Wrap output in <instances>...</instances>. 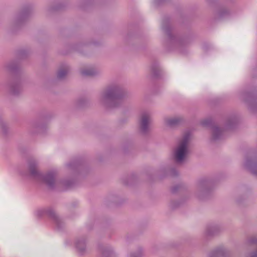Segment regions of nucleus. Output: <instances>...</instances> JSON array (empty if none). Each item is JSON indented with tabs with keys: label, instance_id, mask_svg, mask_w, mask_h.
<instances>
[{
	"label": "nucleus",
	"instance_id": "3",
	"mask_svg": "<svg viewBox=\"0 0 257 257\" xmlns=\"http://www.w3.org/2000/svg\"><path fill=\"white\" fill-rule=\"evenodd\" d=\"M104 97L106 99H113L116 98L117 97V89L112 88L107 90Z\"/></svg>",
	"mask_w": 257,
	"mask_h": 257
},
{
	"label": "nucleus",
	"instance_id": "8",
	"mask_svg": "<svg viewBox=\"0 0 257 257\" xmlns=\"http://www.w3.org/2000/svg\"><path fill=\"white\" fill-rule=\"evenodd\" d=\"M66 73L67 71L65 70H60L58 74V77L61 78L63 76H64L66 74Z\"/></svg>",
	"mask_w": 257,
	"mask_h": 257
},
{
	"label": "nucleus",
	"instance_id": "7",
	"mask_svg": "<svg viewBox=\"0 0 257 257\" xmlns=\"http://www.w3.org/2000/svg\"><path fill=\"white\" fill-rule=\"evenodd\" d=\"M82 74L85 75H93V72L91 70H83L82 71Z\"/></svg>",
	"mask_w": 257,
	"mask_h": 257
},
{
	"label": "nucleus",
	"instance_id": "6",
	"mask_svg": "<svg viewBox=\"0 0 257 257\" xmlns=\"http://www.w3.org/2000/svg\"><path fill=\"white\" fill-rule=\"evenodd\" d=\"M166 121L167 124L172 125L177 123V122H178V119L175 118H169L166 119Z\"/></svg>",
	"mask_w": 257,
	"mask_h": 257
},
{
	"label": "nucleus",
	"instance_id": "4",
	"mask_svg": "<svg viewBox=\"0 0 257 257\" xmlns=\"http://www.w3.org/2000/svg\"><path fill=\"white\" fill-rule=\"evenodd\" d=\"M54 176L52 174H48L44 178V181L49 186H52L54 182Z\"/></svg>",
	"mask_w": 257,
	"mask_h": 257
},
{
	"label": "nucleus",
	"instance_id": "1",
	"mask_svg": "<svg viewBox=\"0 0 257 257\" xmlns=\"http://www.w3.org/2000/svg\"><path fill=\"white\" fill-rule=\"evenodd\" d=\"M189 135H186L180 142L175 152L176 161L181 162L185 158L188 153Z\"/></svg>",
	"mask_w": 257,
	"mask_h": 257
},
{
	"label": "nucleus",
	"instance_id": "2",
	"mask_svg": "<svg viewBox=\"0 0 257 257\" xmlns=\"http://www.w3.org/2000/svg\"><path fill=\"white\" fill-rule=\"evenodd\" d=\"M150 121L149 115L148 113H144L142 116L141 121V127L143 131L145 132L147 130Z\"/></svg>",
	"mask_w": 257,
	"mask_h": 257
},
{
	"label": "nucleus",
	"instance_id": "5",
	"mask_svg": "<svg viewBox=\"0 0 257 257\" xmlns=\"http://www.w3.org/2000/svg\"><path fill=\"white\" fill-rule=\"evenodd\" d=\"M222 133V131L219 128H215L213 130V136L214 139H217Z\"/></svg>",
	"mask_w": 257,
	"mask_h": 257
}]
</instances>
